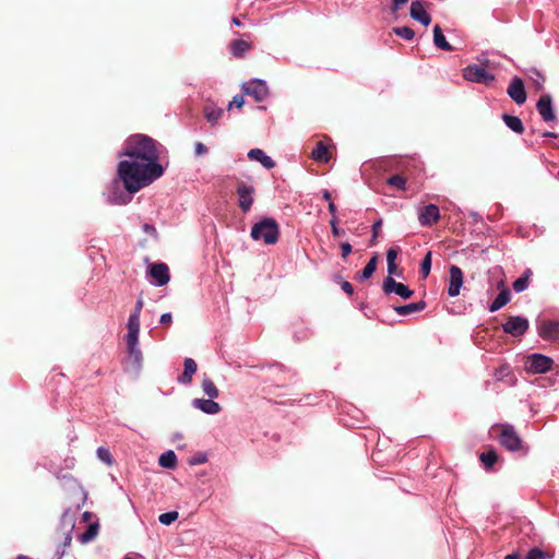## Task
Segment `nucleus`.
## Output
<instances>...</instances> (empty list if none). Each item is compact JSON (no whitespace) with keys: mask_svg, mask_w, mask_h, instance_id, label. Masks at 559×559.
<instances>
[{"mask_svg":"<svg viewBox=\"0 0 559 559\" xmlns=\"http://www.w3.org/2000/svg\"><path fill=\"white\" fill-rule=\"evenodd\" d=\"M120 156L129 157L118 164V176L130 193L151 185L164 173L162 165L157 163L158 143L148 135L138 133L129 136Z\"/></svg>","mask_w":559,"mask_h":559,"instance_id":"nucleus-1","label":"nucleus"},{"mask_svg":"<svg viewBox=\"0 0 559 559\" xmlns=\"http://www.w3.org/2000/svg\"><path fill=\"white\" fill-rule=\"evenodd\" d=\"M250 236L253 240L262 239L265 245H275L280 238V226L274 218L264 217L252 226Z\"/></svg>","mask_w":559,"mask_h":559,"instance_id":"nucleus-2","label":"nucleus"},{"mask_svg":"<svg viewBox=\"0 0 559 559\" xmlns=\"http://www.w3.org/2000/svg\"><path fill=\"white\" fill-rule=\"evenodd\" d=\"M499 442L509 451H518L522 447V440L514 427L509 424H497L491 427Z\"/></svg>","mask_w":559,"mask_h":559,"instance_id":"nucleus-3","label":"nucleus"},{"mask_svg":"<svg viewBox=\"0 0 559 559\" xmlns=\"http://www.w3.org/2000/svg\"><path fill=\"white\" fill-rule=\"evenodd\" d=\"M552 359L542 354H532L526 358L525 370L530 373H545L552 368Z\"/></svg>","mask_w":559,"mask_h":559,"instance_id":"nucleus-4","label":"nucleus"},{"mask_svg":"<svg viewBox=\"0 0 559 559\" xmlns=\"http://www.w3.org/2000/svg\"><path fill=\"white\" fill-rule=\"evenodd\" d=\"M503 332L514 337L522 336L528 330L527 319L514 316L509 317L506 323L502 324Z\"/></svg>","mask_w":559,"mask_h":559,"instance_id":"nucleus-5","label":"nucleus"},{"mask_svg":"<svg viewBox=\"0 0 559 559\" xmlns=\"http://www.w3.org/2000/svg\"><path fill=\"white\" fill-rule=\"evenodd\" d=\"M382 289L386 295L394 293L403 299H409L414 295V290L407 285L396 282L392 276L384 278Z\"/></svg>","mask_w":559,"mask_h":559,"instance_id":"nucleus-6","label":"nucleus"},{"mask_svg":"<svg viewBox=\"0 0 559 559\" xmlns=\"http://www.w3.org/2000/svg\"><path fill=\"white\" fill-rule=\"evenodd\" d=\"M242 92L252 96L257 102L264 100L269 95V87L262 80H252L242 84Z\"/></svg>","mask_w":559,"mask_h":559,"instance_id":"nucleus-7","label":"nucleus"},{"mask_svg":"<svg viewBox=\"0 0 559 559\" xmlns=\"http://www.w3.org/2000/svg\"><path fill=\"white\" fill-rule=\"evenodd\" d=\"M254 188L252 186L247 185L243 181H240L237 186V194H238V205L243 213L250 211L253 204V194Z\"/></svg>","mask_w":559,"mask_h":559,"instance_id":"nucleus-8","label":"nucleus"},{"mask_svg":"<svg viewBox=\"0 0 559 559\" xmlns=\"http://www.w3.org/2000/svg\"><path fill=\"white\" fill-rule=\"evenodd\" d=\"M463 76L467 81L487 84L489 74L486 67L479 64H472L464 69Z\"/></svg>","mask_w":559,"mask_h":559,"instance_id":"nucleus-9","label":"nucleus"},{"mask_svg":"<svg viewBox=\"0 0 559 559\" xmlns=\"http://www.w3.org/2000/svg\"><path fill=\"white\" fill-rule=\"evenodd\" d=\"M148 275L158 286L166 285L170 280L169 269L165 263H152L148 269Z\"/></svg>","mask_w":559,"mask_h":559,"instance_id":"nucleus-10","label":"nucleus"},{"mask_svg":"<svg viewBox=\"0 0 559 559\" xmlns=\"http://www.w3.org/2000/svg\"><path fill=\"white\" fill-rule=\"evenodd\" d=\"M418 219L423 226H432L440 219V211L436 204L424 206L418 215Z\"/></svg>","mask_w":559,"mask_h":559,"instance_id":"nucleus-11","label":"nucleus"},{"mask_svg":"<svg viewBox=\"0 0 559 559\" xmlns=\"http://www.w3.org/2000/svg\"><path fill=\"white\" fill-rule=\"evenodd\" d=\"M463 284L462 270L456 265L450 266V283L448 287V294L451 297H455L460 294V289Z\"/></svg>","mask_w":559,"mask_h":559,"instance_id":"nucleus-12","label":"nucleus"},{"mask_svg":"<svg viewBox=\"0 0 559 559\" xmlns=\"http://www.w3.org/2000/svg\"><path fill=\"white\" fill-rule=\"evenodd\" d=\"M508 95L519 105H522L526 100V92L524 88V83L520 78H514L509 87Z\"/></svg>","mask_w":559,"mask_h":559,"instance_id":"nucleus-13","label":"nucleus"},{"mask_svg":"<svg viewBox=\"0 0 559 559\" xmlns=\"http://www.w3.org/2000/svg\"><path fill=\"white\" fill-rule=\"evenodd\" d=\"M538 334L547 341L556 340L559 336V322L543 321L538 324Z\"/></svg>","mask_w":559,"mask_h":559,"instance_id":"nucleus-14","label":"nucleus"},{"mask_svg":"<svg viewBox=\"0 0 559 559\" xmlns=\"http://www.w3.org/2000/svg\"><path fill=\"white\" fill-rule=\"evenodd\" d=\"M536 107L544 121H552L556 119L549 95L542 96L538 99Z\"/></svg>","mask_w":559,"mask_h":559,"instance_id":"nucleus-15","label":"nucleus"},{"mask_svg":"<svg viewBox=\"0 0 559 559\" xmlns=\"http://www.w3.org/2000/svg\"><path fill=\"white\" fill-rule=\"evenodd\" d=\"M409 15L425 26L431 23V16L427 13L420 1H413L411 4Z\"/></svg>","mask_w":559,"mask_h":559,"instance_id":"nucleus-16","label":"nucleus"},{"mask_svg":"<svg viewBox=\"0 0 559 559\" xmlns=\"http://www.w3.org/2000/svg\"><path fill=\"white\" fill-rule=\"evenodd\" d=\"M493 376L496 381H502L509 386L514 385L516 382L515 374L513 373L511 367L508 364H501L495 370Z\"/></svg>","mask_w":559,"mask_h":559,"instance_id":"nucleus-17","label":"nucleus"},{"mask_svg":"<svg viewBox=\"0 0 559 559\" xmlns=\"http://www.w3.org/2000/svg\"><path fill=\"white\" fill-rule=\"evenodd\" d=\"M214 399H194L192 405L205 414L215 415L221 412V405Z\"/></svg>","mask_w":559,"mask_h":559,"instance_id":"nucleus-18","label":"nucleus"},{"mask_svg":"<svg viewBox=\"0 0 559 559\" xmlns=\"http://www.w3.org/2000/svg\"><path fill=\"white\" fill-rule=\"evenodd\" d=\"M311 158L318 163H329L331 159V152L328 144L324 141H318L314 148L311 152Z\"/></svg>","mask_w":559,"mask_h":559,"instance_id":"nucleus-19","label":"nucleus"},{"mask_svg":"<svg viewBox=\"0 0 559 559\" xmlns=\"http://www.w3.org/2000/svg\"><path fill=\"white\" fill-rule=\"evenodd\" d=\"M183 372L178 377V382L189 384L192 381L193 374L197 372L198 365L192 358H186L183 361Z\"/></svg>","mask_w":559,"mask_h":559,"instance_id":"nucleus-20","label":"nucleus"},{"mask_svg":"<svg viewBox=\"0 0 559 559\" xmlns=\"http://www.w3.org/2000/svg\"><path fill=\"white\" fill-rule=\"evenodd\" d=\"M248 157L252 160H258L262 164L266 169H272L275 167V162L267 156L261 148H252L248 153Z\"/></svg>","mask_w":559,"mask_h":559,"instance_id":"nucleus-21","label":"nucleus"},{"mask_svg":"<svg viewBox=\"0 0 559 559\" xmlns=\"http://www.w3.org/2000/svg\"><path fill=\"white\" fill-rule=\"evenodd\" d=\"M204 117L211 124H216L222 118L224 111L213 104H206L203 108Z\"/></svg>","mask_w":559,"mask_h":559,"instance_id":"nucleus-22","label":"nucleus"},{"mask_svg":"<svg viewBox=\"0 0 559 559\" xmlns=\"http://www.w3.org/2000/svg\"><path fill=\"white\" fill-rule=\"evenodd\" d=\"M426 308V302L424 300L412 302L404 306H396L394 307V311L400 316H408L413 312L421 311Z\"/></svg>","mask_w":559,"mask_h":559,"instance_id":"nucleus-23","label":"nucleus"},{"mask_svg":"<svg viewBox=\"0 0 559 559\" xmlns=\"http://www.w3.org/2000/svg\"><path fill=\"white\" fill-rule=\"evenodd\" d=\"M433 43L436 47L444 51H452L453 47L447 41L441 27L437 24L433 27Z\"/></svg>","mask_w":559,"mask_h":559,"instance_id":"nucleus-24","label":"nucleus"},{"mask_svg":"<svg viewBox=\"0 0 559 559\" xmlns=\"http://www.w3.org/2000/svg\"><path fill=\"white\" fill-rule=\"evenodd\" d=\"M378 255L374 254L362 269V271L356 276L358 281H366L377 270Z\"/></svg>","mask_w":559,"mask_h":559,"instance_id":"nucleus-25","label":"nucleus"},{"mask_svg":"<svg viewBox=\"0 0 559 559\" xmlns=\"http://www.w3.org/2000/svg\"><path fill=\"white\" fill-rule=\"evenodd\" d=\"M502 119L508 128H510L513 132L519 134L524 132L522 120L519 117L504 114Z\"/></svg>","mask_w":559,"mask_h":559,"instance_id":"nucleus-26","label":"nucleus"},{"mask_svg":"<svg viewBox=\"0 0 559 559\" xmlns=\"http://www.w3.org/2000/svg\"><path fill=\"white\" fill-rule=\"evenodd\" d=\"M250 43L243 39H236L230 44L231 53L237 58L243 57V55L250 49Z\"/></svg>","mask_w":559,"mask_h":559,"instance_id":"nucleus-27","label":"nucleus"},{"mask_svg":"<svg viewBox=\"0 0 559 559\" xmlns=\"http://www.w3.org/2000/svg\"><path fill=\"white\" fill-rule=\"evenodd\" d=\"M201 386L204 394L207 395L210 399L218 397L219 391L215 383L209 377L203 378Z\"/></svg>","mask_w":559,"mask_h":559,"instance_id":"nucleus-28","label":"nucleus"},{"mask_svg":"<svg viewBox=\"0 0 559 559\" xmlns=\"http://www.w3.org/2000/svg\"><path fill=\"white\" fill-rule=\"evenodd\" d=\"M158 463L162 467L175 468L177 465V456L174 451H166L159 456Z\"/></svg>","mask_w":559,"mask_h":559,"instance_id":"nucleus-29","label":"nucleus"},{"mask_svg":"<svg viewBox=\"0 0 559 559\" xmlns=\"http://www.w3.org/2000/svg\"><path fill=\"white\" fill-rule=\"evenodd\" d=\"M509 301H510V290L508 288H504L500 292V294L491 302V312L499 310L500 308L506 306Z\"/></svg>","mask_w":559,"mask_h":559,"instance_id":"nucleus-30","label":"nucleus"},{"mask_svg":"<svg viewBox=\"0 0 559 559\" xmlns=\"http://www.w3.org/2000/svg\"><path fill=\"white\" fill-rule=\"evenodd\" d=\"M532 274L533 272L530 269H527L521 277L514 281L513 289L518 293L525 290L528 286V280L532 276Z\"/></svg>","mask_w":559,"mask_h":559,"instance_id":"nucleus-31","label":"nucleus"},{"mask_svg":"<svg viewBox=\"0 0 559 559\" xmlns=\"http://www.w3.org/2000/svg\"><path fill=\"white\" fill-rule=\"evenodd\" d=\"M97 533H98V524L92 523L87 526L86 531L80 535V540L82 543H88L96 537Z\"/></svg>","mask_w":559,"mask_h":559,"instance_id":"nucleus-32","label":"nucleus"},{"mask_svg":"<svg viewBox=\"0 0 559 559\" xmlns=\"http://www.w3.org/2000/svg\"><path fill=\"white\" fill-rule=\"evenodd\" d=\"M386 183L402 191L406 189V178L402 175H393L389 177L386 179Z\"/></svg>","mask_w":559,"mask_h":559,"instance_id":"nucleus-33","label":"nucleus"},{"mask_svg":"<svg viewBox=\"0 0 559 559\" xmlns=\"http://www.w3.org/2000/svg\"><path fill=\"white\" fill-rule=\"evenodd\" d=\"M393 33L406 40H412L415 36V32L408 26L394 27Z\"/></svg>","mask_w":559,"mask_h":559,"instance_id":"nucleus-34","label":"nucleus"},{"mask_svg":"<svg viewBox=\"0 0 559 559\" xmlns=\"http://www.w3.org/2000/svg\"><path fill=\"white\" fill-rule=\"evenodd\" d=\"M486 334H487V329L483 325L478 326L475 332V335H474L475 344H477L480 347H485L486 346Z\"/></svg>","mask_w":559,"mask_h":559,"instance_id":"nucleus-35","label":"nucleus"},{"mask_svg":"<svg viewBox=\"0 0 559 559\" xmlns=\"http://www.w3.org/2000/svg\"><path fill=\"white\" fill-rule=\"evenodd\" d=\"M431 270V252H427L420 264V273L424 277H427Z\"/></svg>","mask_w":559,"mask_h":559,"instance_id":"nucleus-36","label":"nucleus"},{"mask_svg":"<svg viewBox=\"0 0 559 559\" xmlns=\"http://www.w3.org/2000/svg\"><path fill=\"white\" fill-rule=\"evenodd\" d=\"M178 519V512L177 511H170L166 513H162L158 518L159 522L164 525H170L173 522H175Z\"/></svg>","mask_w":559,"mask_h":559,"instance_id":"nucleus-37","label":"nucleus"},{"mask_svg":"<svg viewBox=\"0 0 559 559\" xmlns=\"http://www.w3.org/2000/svg\"><path fill=\"white\" fill-rule=\"evenodd\" d=\"M127 328L128 331L140 332V317L136 313H131Z\"/></svg>","mask_w":559,"mask_h":559,"instance_id":"nucleus-38","label":"nucleus"},{"mask_svg":"<svg viewBox=\"0 0 559 559\" xmlns=\"http://www.w3.org/2000/svg\"><path fill=\"white\" fill-rule=\"evenodd\" d=\"M97 456L99 457V460H102L103 462L107 463L108 465H110L111 462H112V457H111L110 452L107 449L103 448V447L97 449Z\"/></svg>","mask_w":559,"mask_h":559,"instance_id":"nucleus-39","label":"nucleus"},{"mask_svg":"<svg viewBox=\"0 0 559 559\" xmlns=\"http://www.w3.org/2000/svg\"><path fill=\"white\" fill-rule=\"evenodd\" d=\"M526 559H547V555L539 548H533L527 552Z\"/></svg>","mask_w":559,"mask_h":559,"instance_id":"nucleus-40","label":"nucleus"},{"mask_svg":"<svg viewBox=\"0 0 559 559\" xmlns=\"http://www.w3.org/2000/svg\"><path fill=\"white\" fill-rule=\"evenodd\" d=\"M128 352H129L130 357H132L136 364H140V361L142 359V353H141L140 348L138 347V345L128 346Z\"/></svg>","mask_w":559,"mask_h":559,"instance_id":"nucleus-41","label":"nucleus"},{"mask_svg":"<svg viewBox=\"0 0 559 559\" xmlns=\"http://www.w3.org/2000/svg\"><path fill=\"white\" fill-rule=\"evenodd\" d=\"M207 461V455L205 453L199 452L189 460L190 465H199L203 464Z\"/></svg>","mask_w":559,"mask_h":559,"instance_id":"nucleus-42","label":"nucleus"},{"mask_svg":"<svg viewBox=\"0 0 559 559\" xmlns=\"http://www.w3.org/2000/svg\"><path fill=\"white\" fill-rule=\"evenodd\" d=\"M127 346L138 345L139 342V332L128 331L126 336Z\"/></svg>","mask_w":559,"mask_h":559,"instance_id":"nucleus-43","label":"nucleus"},{"mask_svg":"<svg viewBox=\"0 0 559 559\" xmlns=\"http://www.w3.org/2000/svg\"><path fill=\"white\" fill-rule=\"evenodd\" d=\"M245 105V99H243V96L241 95H236L233 100L229 103L228 105V110H230L234 106L236 108H242V106Z\"/></svg>","mask_w":559,"mask_h":559,"instance_id":"nucleus-44","label":"nucleus"},{"mask_svg":"<svg viewBox=\"0 0 559 559\" xmlns=\"http://www.w3.org/2000/svg\"><path fill=\"white\" fill-rule=\"evenodd\" d=\"M399 252H400V248H397V247L390 248L386 251V262L388 263L395 262Z\"/></svg>","mask_w":559,"mask_h":559,"instance_id":"nucleus-45","label":"nucleus"},{"mask_svg":"<svg viewBox=\"0 0 559 559\" xmlns=\"http://www.w3.org/2000/svg\"><path fill=\"white\" fill-rule=\"evenodd\" d=\"M330 225H331L332 234L334 237H338L344 233V230H342L337 226V217L336 216L332 217V219L330 221Z\"/></svg>","mask_w":559,"mask_h":559,"instance_id":"nucleus-46","label":"nucleus"},{"mask_svg":"<svg viewBox=\"0 0 559 559\" xmlns=\"http://www.w3.org/2000/svg\"><path fill=\"white\" fill-rule=\"evenodd\" d=\"M342 258L345 260L352 253V245L348 242L341 243Z\"/></svg>","mask_w":559,"mask_h":559,"instance_id":"nucleus-47","label":"nucleus"},{"mask_svg":"<svg viewBox=\"0 0 559 559\" xmlns=\"http://www.w3.org/2000/svg\"><path fill=\"white\" fill-rule=\"evenodd\" d=\"M408 0H392L391 12L396 13Z\"/></svg>","mask_w":559,"mask_h":559,"instance_id":"nucleus-48","label":"nucleus"},{"mask_svg":"<svg viewBox=\"0 0 559 559\" xmlns=\"http://www.w3.org/2000/svg\"><path fill=\"white\" fill-rule=\"evenodd\" d=\"M382 226V221L379 219L372 225V242H376L377 237L379 235L380 228Z\"/></svg>","mask_w":559,"mask_h":559,"instance_id":"nucleus-49","label":"nucleus"},{"mask_svg":"<svg viewBox=\"0 0 559 559\" xmlns=\"http://www.w3.org/2000/svg\"><path fill=\"white\" fill-rule=\"evenodd\" d=\"M341 288L344 293H346L349 296L354 294L353 285L347 281H343L341 283Z\"/></svg>","mask_w":559,"mask_h":559,"instance_id":"nucleus-50","label":"nucleus"},{"mask_svg":"<svg viewBox=\"0 0 559 559\" xmlns=\"http://www.w3.org/2000/svg\"><path fill=\"white\" fill-rule=\"evenodd\" d=\"M388 273H389V276H392V275L400 276L401 275V271H399L395 262L388 263Z\"/></svg>","mask_w":559,"mask_h":559,"instance_id":"nucleus-51","label":"nucleus"},{"mask_svg":"<svg viewBox=\"0 0 559 559\" xmlns=\"http://www.w3.org/2000/svg\"><path fill=\"white\" fill-rule=\"evenodd\" d=\"M484 467L489 471V451H485L479 456Z\"/></svg>","mask_w":559,"mask_h":559,"instance_id":"nucleus-52","label":"nucleus"},{"mask_svg":"<svg viewBox=\"0 0 559 559\" xmlns=\"http://www.w3.org/2000/svg\"><path fill=\"white\" fill-rule=\"evenodd\" d=\"M159 322L163 324V325H170L171 322H173V317H171V313H163L162 317H160V320Z\"/></svg>","mask_w":559,"mask_h":559,"instance_id":"nucleus-53","label":"nucleus"},{"mask_svg":"<svg viewBox=\"0 0 559 559\" xmlns=\"http://www.w3.org/2000/svg\"><path fill=\"white\" fill-rule=\"evenodd\" d=\"M194 152H195L197 155H202V154H205L207 152V147L203 143L198 142L195 144Z\"/></svg>","mask_w":559,"mask_h":559,"instance_id":"nucleus-54","label":"nucleus"},{"mask_svg":"<svg viewBox=\"0 0 559 559\" xmlns=\"http://www.w3.org/2000/svg\"><path fill=\"white\" fill-rule=\"evenodd\" d=\"M143 305H144L143 299L139 298L136 304H135V307H134V310H133L132 313H136L140 317V313L142 311Z\"/></svg>","mask_w":559,"mask_h":559,"instance_id":"nucleus-55","label":"nucleus"},{"mask_svg":"<svg viewBox=\"0 0 559 559\" xmlns=\"http://www.w3.org/2000/svg\"><path fill=\"white\" fill-rule=\"evenodd\" d=\"M336 205L333 202L329 203V212L332 214V217L336 216Z\"/></svg>","mask_w":559,"mask_h":559,"instance_id":"nucleus-56","label":"nucleus"},{"mask_svg":"<svg viewBox=\"0 0 559 559\" xmlns=\"http://www.w3.org/2000/svg\"><path fill=\"white\" fill-rule=\"evenodd\" d=\"M322 198H323L324 200L329 201V203H330V202H332V201H331V198H332V197H331V193H330V191H329V190H323V191H322Z\"/></svg>","mask_w":559,"mask_h":559,"instance_id":"nucleus-57","label":"nucleus"},{"mask_svg":"<svg viewBox=\"0 0 559 559\" xmlns=\"http://www.w3.org/2000/svg\"><path fill=\"white\" fill-rule=\"evenodd\" d=\"M490 459H491V467H492L498 462V454L492 450H491Z\"/></svg>","mask_w":559,"mask_h":559,"instance_id":"nucleus-58","label":"nucleus"},{"mask_svg":"<svg viewBox=\"0 0 559 559\" xmlns=\"http://www.w3.org/2000/svg\"><path fill=\"white\" fill-rule=\"evenodd\" d=\"M543 135H544V136H547V138H556V136H557V134H556V133H554V132H549V131H548V132H545Z\"/></svg>","mask_w":559,"mask_h":559,"instance_id":"nucleus-59","label":"nucleus"},{"mask_svg":"<svg viewBox=\"0 0 559 559\" xmlns=\"http://www.w3.org/2000/svg\"><path fill=\"white\" fill-rule=\"evenodd\" d=\"M233 22H234V24H236V25H238V26H240V25H241V22H240L237 17H234V19H233Z\"/></svg>","mask_w":559,"mask_h":559,"instance_id":"nucleus-60","label":"nucleus"},{"mask_svg":"<svg viewBox=\"0 0 559 559\" xmlns=\"http://www.w3.org/2000/svg\"><path fill=\"white\" fill-rule=\"evenodd\" d=\"M504 559H518L515 555H508Z\"/></svg>","mask_w":559,"mask_h":559,"instance_id":"nucleus-61","label":"nucleus"},{"mask_svg":"<svg viewBox=\"0 0 559 559\" xmlns=\"http://www.w3.org/2000/svg\"><path fill=\"white\" fill-rule=\"evenodd\" d=\"M16 559H31V558H28L26 556H23V555H20Z\"/></svg>","mask_w":559,"mask_h":559,"instance_id":"nucleus-62","label":"nucleus"},{"mask_svg":"<svg viewBox=\"0 0 559 559\" xmlns=\"http://www.w3.org/2000/svg\"><path fill=\"white\" fill-rule=\"evenodd\" d=\"M70 540H71V537H70V536H68V537H67V543H70Z\"/></svg>","mask_w":559,"mask_h":559,"instance_id":"nucleus-63","label":"nucleus"},{"mask_svg":"<svg viewBox=\"0 0 559 559\" xmlns=\"http://www.w3.org/2000/svg\"><path fill=\"white\" fill-rule=\"evenodd\" d=\"M126 559H130V558H126Z\"/></svg>","mask_w":559,"mask_h":559,"instance_id":"nucleus-64","label":"nucleus"}]
</instances>
